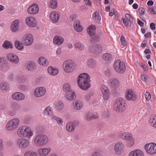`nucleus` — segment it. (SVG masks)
<instances>
[{
  "label": "nucleus",
  "instance_id": "obj_19",
  "mask_svg": "<svg viewBox=\"0 0 156 156\" xmlns=\"http://www.w3.org/2000/svg\"><path fill=\"white\" fill-rule=\"evenodd\" d=\"M51 151V148L48 147L40 148L38 150V153L40 156H46Z\"/></svg>",
  "mask_w": 156,
  "mask_h": 156
},
{
  "label": "nucleus",
  "instance_id": "obj_63",
  "mask_svg": "<svg viewBox=\"0 0 156 156\" xmlns=\"http://www.w3.org/2000/svg\"><path fill=\"white\" fill-rule=\"evenodd\" d=\"M91 116L92 119H96L98 118L99 117L97 113H91Z\"/></svg>",
  "mask_w": 156,
  "mask_h": 156
},
{
  "label": "nucleus",
  "instance_id": "obj_60",
  "mask_svg": "<svg viewBox=\"0 0 156 156\" xmlns=\"http://www.w3.org/2000/svg\"><path fill=\"white\" fill-rule=\"evenodd\" d=\"M90 156H103L98 151H95L93 152Z\"/></svg>",
  "mask_w": 156,
  "mask_h": 156
},
{
  "label": "nucleus",
  "instance_id": "obj_47",
  "mask_svg": "<svg viewBox=\"0 0 156 156\" xmlns=\"http://www.w3.org/2000/svg\"><path fill=\"white\" fill-rule=\"evenodd\" d=\"M92 99V97L91 93L86 94L84 96V99L87 102H90Z\"/></svg>",
  "mask_w": 156,
  "mask_h": 156
},
{
  "label": "nucleus",
  "instance_id": "obj_24",
  "mask_svg": "<svg viewBox=\"0 0 156 156\" xmlns=\"http://www.w3.org/2000/svg\"><path fill=\"white\" fill-rule=\"evenodd\" d=\"M74 30L77 32H80L83 30V28L80 24V21L76 20L74 22L73 24Z\"/></svg>",
  "mask_w": 156,
  "mask_h": 156
},
{
  "label": "nucleus",
  "instance_id": "obj_61",
  "mask_svg": "<svg viewBox=\"0 0 156 156\" xmlns=\"http://www.w3.org/2000/svg\"><path fill=\"white\" fill-rule=\"evenodd\" d=\"M120 41L121 44L122 45L124 46L126 45V42L125 37L122 36L121 37Z\"/></svg>",
  "mask_w": 156,
  "mask_h": 156
},
{
  "label": "nucleus",
  "instance_id": "obj_64",
  "mask_svg": "<svg viewBox=\"0 0 156 156\" xmlns=\"http://www.w3.org/2000/svg\"><path fill=\"white\" fill-rule=\"evenodd\" d=\"M138 11L140 14L144 15L145 11V9L143 8H140L138 9Z\"/></svg>",
  "mask_w": 156,
  "mask_h": 156
},
{
  "label": "nucleus",
  "instance_id": "obj_4",
  "mask_svg": "<svg viewBox=\"0 0 156 156\" xmlns=\"http://www.w3.org/2000/svg\"><path fill=\"white\" fill-rule=\"evenodd\" d=\"M48 136L44 134H39L35 136L34 143L37 146L41 147L47 144L49 142Z\"/></svg>",
  "mask_w": 156,
  "mask_h": 156
},
{
  "label": "nucleus",
  "instance_id": "obj_22",
  "mask_svg": "<svg viewBox=\"0 0 156 156\" xmlns=\"http://www.w3.org/2000/svg\"><path fill=\"white\" fill-rule=\"evenodd\" d=\"M59 16V14L58 12L52 11L50 14V19L53 22L56 23L58 21Z\"/></svg>",
  "mask_w": 156,
  "mask_h": 156
},
{
  "label": "nucleus",
  "instance_id": "obj_49",
  "mask_svg": "<svg viewBox=\"0 0 156 156\" xmlns=\"http://www.w3.org/2000/svg\"><path fill=\"white\" fill-rule=\"evenodd\" d=\"M74 47L80 51L83 50L84 48L83 45L80 43L77 42L75 44Z\"/></svg>",
  "mask_w": 156,
  "mask_h": 156
},
{
  "label": "nucleus",
  "instance_id": "obj_27",
  "mask_svg": "<svg viewBox=\"0 0 156 156\" xmlns=\"http://www.w3.org/2000/svg\"><path fill=\"white\" fill-rule=\"evenodd\" d=\"M65 97L67 100L71 101L76 98V94L74 91L72 90L66 93L65 95Z\"/></svg>",
  "mask_w": 156,
  "mask_h": 156
},
{
  "label": "nucleus",
  "instance_id": "obj_9",
  "mask_svg": "<svg viewBox=\"0 0 156 156\" xmlns=\"http://www.w3.org/2000/svg\"><path fill=\"white\" fill-rule=\"evenodd\" d=\"M114 67L115 71L119 73H123L126 69L125 63L119 60H117L115 62Z\"/></svg>",
  "mask_w": 156,
  "mask_h": 156
},
{
  "label": "nucleus",
  "instance_id": "obj_20",
  "mask_svg": "<svg viewBox=\"0 0 156 156\" xmlns=\"http://www.w3.org/2000/svg\"><path fill=\"white\" fill-rule=\"evenodd\" d=\"M101 90L103 94V97L104 99L107 100L109 96V91L108 87L105 85H102Z\"/></svg>",
  "mask_w": 156,
  "mask_h": 156
},
{
  "label": "nucleus",
  "instance_id": "obj_32",
  "mask_svg": "<svg viewBox=\"0 0 156 156\" xmlns=\"http://www.w3.org/2000/svg\"><path fill=\"white\" fill-rule=\"evenodd\" d=\"M109 83L110 86L113 88L117 87L119 84V81L117 79L114 78L110 80Z\"/></svg>",
  "mask_w": 156,
  "mask_h": 156
},
{
  "label": "nucleus",
  "instance_id": "obj_40",
  "mask_svg": "<svg viewBox=\"0 0 156 156\" xmlns=\"http://www.w3.org/2000/svg\"><path fill=\"white\" fill-rule=\"evenodd\" d=\"M48 5L50 8L55 9L58 6L57 2L56 0H51L49 2Z\"/></svg>",
  "mask_w": 156,
  "mask_h": 156
},
{
  "label": "nucleus",
  "instance_id": "obj_5",
  "mask_svg": "<svg viewBox=\"0 0 156 156\" xmlns=\"http://www.w3.org/2000/svg\"><path fill=\"white\" fill-rule=\"evenodd\" d=\"M76 65L74 62L71 60H67L63 63V69L65 73H71L76 70Z\"/></svg>",
  "mask_w": 156,
  "mask_h": 156
},
{
  "label": "nucleus",
  "instance_id": "obj_43",
  "mask_svg": "<svg viewBox=\"0 0 156 156\" xmlns=\"http://www.w3.org/2000/svg\"><path fill=\"white\" fill-rule=\"evenodd\" d=\"M103 59L106 61H109L112 58V55L108 53H105L102 56Z\"/></svg>",
  "mask_w": 156,
  "mask_h": 156
},
{
  "label": "nucleus",
  "instance_id": "obj_41",
  "mask_svg": "<svg viewBox=\"0 0 156 156\" xmlns=\"http://www.w3.org/2000/svg\"><path fill=\"white\" fill-rule=\"evenodd\" d=\"M53 114L52 108L50 107H46L44 111V114L48 116L51 115Z\"/></svg>",
  "mask_w": 156,
  "mask_h": 156
},
{
  "label": "nucleus",
  "instance_id": "obj_46",
  "mask_svg": "<svg viewBox=\"0 0 156 156\" xmlns=\"http://www.w3.org/2000/svg\"><path fill=\"white\" fill-rule=\"evenodd\" d=\"M24 156H38L37 153L33 151H28L24 154Z\"/></svg>",
  "mask_w": 156,
  "mask_h": 156
},
{
  "label": "nucleus",
  "instance_id": "obj_44",
  "mask_svg": "<svg viewBox=\"0 0 156 156\" xmlns=\"http://www.w3.org/2000/svg\"><path fill=\"white\" fill-rule=\"evenodd\" d=\"M63 91L66 93L72 90H71L70 85L68 83H65L63 85Z\"/></svg>",
  "mask_w": 156,
  "mask_h": 156
},
{
  "label": "nucleus",
  "instance_id": "obj_16",
  "mask_svg": "<svg viewBox=\"0 0 156 156\" xmlns=\"http://www.w3.org/2000/svg\"><path fill=\"white\" fill-rule=\"evenodd\" d=\"M27 11L28 13L31 15H34L37 13L39 11L38 5L36 4H32L27 8Z\"/></svg>",
  "mask_w": 156,
  "mask_h": 156
},
{
  "label": "nucleus",
  "instance_id": "obj_31",
  "mask_svg": "<svg viewBox=\"0 0 156 156\" xmlns=\"http://www.w3.org/2000/svg\"><path fill=\"white\" fill-rule=\"evenodd\" d=\"M25 67L27 70L32 71L35 68V64L33 62L28 61L26 63Z\"/></svg>",
  "mask_w": 156,
  "mask_h": 156
},
{
  "label": "nucleus",
  "instance_id": "obj_36",
  "mask_svg": "<svg viewBox=\"0 0 156 156\" xmlns=\"http://www.w3.org/2000/svg\"><path fill=\"white\" fill-rule=\"evenodd\" d=\"M95 29V27L94 25L90 26L87 30L88 34L91 36L94 35Z\"/></svg>",
  "mask_w": 156,
  "mask_h": 156
},
{
  "label": "nucleus",
  "instance_id": "obj_57",
  "mask_svg": "<svg viewBox=\"0 0 156 156\" xmlns=\"http://www.w3.org/2000/svg\"><path fill=\"white\" fill-rule=\"evenodd\" d=\"M7 79L10 81H13L14 79V75L12 73H10L7 76Z\"/></svg>",
  "mask_w": 156,
  "mask_h": 156
},
{
  "label": "nucleus",
  "instance_id": "obj_23",
  "mask_svg": "<svg viewBox=\"0 0 156 156\" xmlns=\"http://www.w3.org/2000/svg\"><path fill=\"white\" fill-rule=\"evenodd\" d=\"M20 21L18 20H15L12 22L10 29L11 31L15 32L19 30Z\"/></svg>",
  "mask_w": 156,
  "mask_h": 156
},
{
  "label": "nucleus",
  "instance_id": "obj_6",
  "mask_svg": "<svg viewBox=\"0 0 156 156\" xmlns=\"http://www.w3.org/2000/svg\"><path fill=\"white\" fill-rule=\"evenodd\" d=\"M126 105L125 100L119 98L116 99L114 104V109L117 112H122L125 110Z\"/></svg>",
  "mask_w": 156,
  "mask_h": 156
},
{
  "label": "nucleus",
  "instance_id": "obj_18",
  "mask_svg": "<svg viewBox=\"0 0 156 156\" xmlns=\"http://www.w3.org/2000/svg\"><path fill=\"white\" fill-rule=\"evenodd\" d=\"M11 97L13 100L20 101L24 100L25 98V96L24 94L22 93L16 92L12 94Z\"/></svg>",
  "mask_w": 156,
  "mask_h": 156
},
{
  "label": "nucleus",
  "instance_id": "obj_56",
  "mask_svg": "<svg viewBox=\"0 0 156 156\" xmlns=\"http://www.w3.org/2000/svg\"><path fill=\"white\" fill-rule=\"evenodd\" d=\"M125 16L127 20L130 23L133 21V18L129 14L126 13L125 14Z\"/></svg>",
  "mask_w": 156,
  "mask_h": 156
},
{
  "label": "nucleus",
  "instance_id": "obj_58",
  "mask_svg": "<svg viewBox=\"0 0 156 156\" xmlns=\"http://www.w3.org/2000/svg\"><path fill=\"white\" fill-rule=\"evenodd\" d=\"M11 108L15 110H18L20 108V106L17 105L12 104L11 105Z\"/></svg>",
  "mask_w": 156,
  "mask_h": 156
},
{
  "label": "nucleus",
  "instance_id": "obj_33",
  "mask_svg": "<svg viewBox=\"0 0 156 156\" xmlns=\"http://www.w3.org/2000/svg\"><path fill=\"white\" fill-rule=\"evenodd\" d=\"M149 122L151 126L154 128H156V115L150 116Z\"/></svg>",
  "mask_w": 156,
  "mask_h": 156
},
{
  "label": "nucleus",
  "instance_id": "obj_28",
  "mask_svg": "<svg viewBox=\"0 0 156 156\" xmlns=\"http://www.w3.org/2000/svg\"><path fill=\"white\" fill-rule=\"evenodd\" d=\"M73 104L74 109L77 110H80L83 106V103L79 100L73 101Z\"/></svg>",
  "mask_w": 156,
  "mask_h": 156
},
{
  "label": "nucleus",
  "instance_id": "obj_14",
  "mask_svg": "<svg viewBox=\"0 0 156 156\" xmlns=\"http://www.w3.org/2000/svg\"><path fill=\"white\" fill-rule=\"evenodd\" d=\"M46 93V89L44 87H40L36 88L34 94L36 97H40L44 95Z\"/></svg>",
  "mask_w": 156,
  "mask_h": 156
},
{
  "label": "nucleus",
  "instance_id": "obj_1",
  "mask_svg": "<svg viewBox=\"0 0 156 156\" xmlns=\"http://www.w3.org/2000/svg\"><path fill=\"white\" fill-rule=\"evenodd\" d=\"M90 77L87 73H83L79 75L77 80L79 87L82 89L85 90L90 87Z\"/></svg>",
  "mask_w": 156,
  "mask_h": 156
},
{
  "label": "nucleus",
  "instance_id": "obj_21",
  "mask_svg": "<svg viewBox=\"0 0 156 156\" xmlns=\"http://www.w3.org/2000/svg\"><path fill=\"white\" fill-rule=\"evenodd\" d=\"M102 49L101 45L98 44L90 47L89 48V50L90 52L94 54H96L100 52Z\"/></svg>",
  "mask_w": 156,
  "mask_h": 156
},
{
  "label": "nucleus",
  "instance_id": "obj_38",
  "mask_svg": "<svg viewBox=\"0 0 156 156\" xmlns=\"http://www.w3.org/2000/svg\"><path fill=\"white\" fill-rule=\"evenodd\" d=\"M15 45L16 48L19 51H21L23 48V44L19 41L17 40L15 41Z\"/></svg>",
  "mask_w": 156,
  "mask_h": 156
},
{
  "label": "nucleus",
  "instance_id": "obj_12",
  "mask_svg": "<svg viewBox=\"0 0 156 156\" xmlns=\"http://www.w3.org/2000/svg\"><path fill=\"white\" fill-rule=\"evenodd\" d=\"M33 36L30 34H27L24 36L22 41L26 46H30L32 45L34 41Z\"/></svg>",
  "mask_w": 156,
  "mask_h": 156
},
{
  "label": "nucleus",
  "instance_id": "obj_29",
  "mask_svg": "<svg viewBox=\"0 0 156 156\" xmlns=\"http://www.w3.org/2000/svg\"><path fill=\"white\" fill-rule=\"evenodd\" d=\"M48 73L51 75L55 76L58 74L59 70L57 68L50 66L48 68Z\"/></svg>",
  "mask_w": 156,
  "mask_h": 156
},
{
  "label": "nucleus",
  "instance_id": "obj_35",
  "mask_svg": "<svg viewBox=\"0 0 156 156\" xmlns=\"http://www.w3.org/2000/svg\"><path fill=\"white\" fill-rule=\"evenodd\" d=\"M0 89L3 91H7L9 89V84L6 82H3L0 84Z\"/></svg>",
  "mask_w": 156,
  "mask_h": 156
},
{
  "label": "nucleus",
  "instance_id": "obj_11",
  "mask_svg": "<svg viewBox=\"0 0 156 156\" xmlns=\"http://www.w3.org/2000/svg\"><path fill=\"white\" fill-rule=\"evenodd\" d=\"M125 150L124 144L121 142H118L115 143L114 147V150L117 155L122 154Z\"/></svg>",
  "mask_w": 156,
  "mask_h": 156
},
{
  "label": "nucleus",
  "instance_id": "obj_52",
  "mask_svg": "<svg viewBox=\"0 0 156 156\" xmlns=\"http://www.w3.org/2000/svg\"><path fill=\"white\" fill-rule=\"evenodd\" d=\"M99 40V37L97 35H95L94 34V35L92 36L90 39L91 41L93 42H96L98 41Z\"/></svg>",
  "mask_w": 156,
  "mask_h": 156
},
{
  "label": "nucleus",
  "instance_id": "obj_62",
  "mask_svg": "<svg viewBox=\"0 0 156 156\" xmlns=\"http://www.w3.org/2000/svg\"><path fill=\"white\" fill-rule=\"evenodd\" d=\"M141 80L144 81H145L147 79V76L145 74H142L140 76Z\"/></svg>",
  "mask_w": 156,
  "mask_h": 156
},
{
  "label": "nucleus",
  "instance_id": "obj_3",
  "mask_svg": "<svg viewBox=\"0 0 156 156\" xmlns=\"http://www.w3.org/2000/svg\"><path fill=\"white\" fill-rule=\"evenodd\" d=\"M119 136L121 138L128 141L126 144L127 147L131 148L134 145L135 140L131 133L128 132L121 133H119Z\"/></svg>",
  "mask_w": 156,
  "mask_h": 156
},
{
  "label": "nucleus",
  "instance_id": "obj_34",
  "mask_svg": "<svg viewBox=\"0 0 156 156\" xmlns=\"http://www.w3.org/2000/svg\"><path fill=\"white\" fill-rule=\"evenodd\" d=\"M7 62L5 60L4 58L0 57V69H3L5 66H7Z\"/></svg>",
  "mask_w": 156,
  "mask_h": 156
},
{
  "label": "nucleus",
  "instance_id": "obj_8",
  "mask_svg": "<svg viewBox=\"0 0 156 156\" xmlns=\"http://www.w3.org/2000/svg\"><path fill=\"white\" fill-rule=\"evenodd\" d=\"M16 144L18 147L21 149H24L30 146V143L26 139L19 138L16 140Z\"/></svg>",
  "mask_w": 156,
  "mask_h": 156
},
{
  "label": "nucleus",
  "instance_id": "obj_17",
  "mask_svg": "<svg viewBox=\"0 0 156 156\" xmlns=\"http://www.w3.org/2000/svg\"><path fill=\"white\" fill-rule=\"evenodd\" d=\"M7 59L11 62L15 64H18L19 62L18 56L12 53L8 54L6 56Z\"/></svg>",
  "mask_w": 156,
  "mask_h": 156
},
{
  "label": "nucleus",
  "instance_id": "obj_55",
  "mask_svg": "<svg viewBox=\"0 0 156 156\" xmlns=\"http://www.w3.org/2000/svg\"><path fill=\"white\" fill-rule=\"evenodd\" d=\"M148 11L151 13L154 14H156L155 9L154 7H149L148 8Z\"/></svg>",
  "mask_w": 156,
  "mask_h": 156
},
{
  "label": "nucleus",
  "instance_id": "obj_13",
  "mask_svg": "<svg viewBox=\"0 0 156 156\" xmlns=\"http://www.w3.org/2000/svg\"><path fill=\"white\" fill-rule=\"evenodd\" d=\"M25 22L27 26L30 27H35L37 24L36 19L32 16L27 17L25 20Z\"/></svg>",
  "mask_w": 156,
  "mask_h": 156
},
{
  "label": "nucleus",
  "instance_id": "obj_48",
  "mask_svg": "<svg viewBox=\"0 0 156 156\" xmlns=\"http://www.w3.org/2000/svg\"><path fill=\"white\" fill-rule=\"evenodd\" d=\"M52 119L53 120H55L59 125L62 124L63 123V120L60 118L54 115L52 116Z\"/></svg>",
  "mask_w": 156,
  "mask_h": 156
},
{
  "label": "nucleus",
  "instance_id": "obj_42",
  "mask_svg": "<svg viewBox=\"0 0 156 156\" xmlns=\"http://www.w3.org/2000/svg\"><path fill=\"white\" fill-rule=\"evenodd\" d=\"M2 47L5 49L12 48L13 45L11 42L8 41H5L2 44Z\"/></svg>",
  "mask_w": 156,
  "mask_h": 156
},
{
  "label": "nucleus",
  "instance_id": "obj_7",
  "mask_svg": "<svg viewBox=\"0 0 156 156\" xmlns=\"http://www.w3.org/2000/svg\"><path fill=\"white\" fill-rule=\"evenodd\" d=\"M20 121L17 118L12 119L6 123L5 127L9 131H12L16 129L18 126Z\"/></svg>",
  "mask_w": 156,
  "mask_h": 156
},
{
  "label": "nucleus",
  "instance_id": "obj_51",
  "mask_svg": "<svg viewBox=\"0 0 156 156\" xmlns=\"http://www.w3.org/2000/svg\"><path fill=\"white\" fill-rule=\"evenodd\" d=\"M92 17L95 20H99L101 19V17L97 12H95L93 14Z\"/></svg>",
  "mask_w": 156,
  "mask_h": 156
},
{
  "label": "nucleus",
  "instance_id": "obj_39",
  "mask_svg": "<svg viewBox=\"0 0 156 156\" xmlns=\"http://www.w3.org/2000/svg\"><path fill=\"white\" fill-rule=\"evenodd\" d=\"M27 80L26 76L23 75H19L17 76L16 79V81L19 83H22L24 82Z\"/></svg>",
  "mask_w": 156,
  "mask_h": 156
},
{
  "label": "nucleus",
  "instance_id": "obj_10",
  "mask_svg": "<svg viewBox=\"0 0 156 156\" xmlns=\"http://www.w3.org/2000/svg\"><path fill=\"white\" fill-rule=\"evenodd\" d=\"M144 148L146 152L150 155L156 154V144L154 143H150L145 144Z\"/></svg>",
  "mask_w": 156,
  "mask_h": 156
},
{
  "label": "nucleus",
  "instance_id": "obj_2",
  "mask_svg": "<svg viewBox=\"0 0 156 156\" xmlns=\"http://www.w3.org/2000/svg\"><path fill=\"white\" fill-rule=\"evenodd\" d=\"M17 134L19 137L30 139L33 136V132L29 126L23 125L18 128Z\"/></svg>",
  "mask_w": 156,
  "mask_h": 156
},
{
  "label": "nucleus",
  "instance_id": "obj_53",
  "mask_svg": "<svg viewBox=\"0 0 156 156\" xmlns=\"http://www.w3.org/2000/svg\"><path fill=\"white\" fill-rule=\"evenodd\" d=\"M85 117V119L88 121H90L92 120L91 113L89 112L86 113Z\"/></svg>",
  "mask_w": 156,
  "mask_h": 156
},
{
  "label": "nucleus",
  "instance_id": "obj_25",
  "mask_svg": "<svg viewBox=\"0 0 156 156\" xmlns=\"http://www.w3.org/2000/svg\"><path fill=\"white\" fill-rule=\"evenodd\" d=\"M144 154L142 151L140 149H135L130 151L128 156H144Z\"/></svg>",
  "mask_w": 156,
  "mask_h": 156
},
{
  "label": "nucleus",
  "instance_id": "obj_15",
  "mask_svg": "<svg viewBox=\"0 0 156 156\" xmlns=\"http://www.w3.org/2000/svg\"><path fill=\"white\" fill-rule=\"evenodd\" d=\"M125 97L128 100L134 101L136 99V95L132 89H129L126 91Z\"/></svg>",
  "mask_w": 156,
  "mask_h": 156
},
{
  "label": "nucleus",
  "instance_id": "obj_30",
  "mask_svg": "<svg viewBox=\"0 0 156 156\" xmlns=\"http://www.w3.org/2000/svg\"><path fill=\"white\" fill-rule=\"evenodd\" d=\"M66 128L67 131L69 132H73L75 129V123L72 122L67 123L66 124Z\"/></svg>",
  "mask_w": 156,
  "mask_h": 156
},
{
  "label": "nucleus",
  "instance_id": "obj_54",
  "mask_svg": "<svg viewBox=\"0 0 156 156\" xmlns=\"http://www.w3.org/2000/svg\"><path fill=\"white\" fill-rule=\"evenodd\" d=\"M122 21L124 25L125 26H130L131 25V23L128 20H126L125 18H122Z\"/></svg>",
  "mask_w": 156,
  "mask_h": 156
},
{
  "label": "nucleus",
  "instance_id": "obj_50",
  "mask_svg": "<svg viewBox=\"0 0 156 156\" xmlns=\"http://www.w3.org/2000/svg\"><path fill=\"white\" fill-rule=\"evenodd\" d=\"M63 104L62 102L59 101L56 105L55 108L58 110H61L63 109Z\"/></svg>",
  "mask_w": 156,
  "mask_h": 156
},
{
  "label": "nucleus",
  "instance_id": "obj_59",
  "mask_svg": "<svg viewBox=\"0 0 156 156\" xmlns=\"http://www.w3.org/2000/svg\"><path fill=\"white\" fill-rule=\"evenodd\" d=\"M146 99L147 101H149L151 99V95L150 93L147 91H146L145 94Z\"/></svg>",
  "mask_w": 156,
  "mask_h": 156
},
{
  "label": "nucleus",
  "instance_id": "obj_45",
  "mask_svg": "<svg viewBox=\"0 0 156 156\" xmlns=\"http://www.w3.org/2000/svg\"><path fill=\"white\" fill-rule=\"evenodd\" d=\"M38 62L39 64L41 65H45L47 64V61L45 58L43 57H41L39 58Z\"/></svg>",
  "mask_w": 156,
  "mask_h": 156
},
{
  "label": "nucleus",
  "instance_id": "obj_26",
  "mask_svg": "<svg viewBox=\"0 0 156 156\" xmlns=\"http://www.w3.org/2000/svg\"><path fill=\"white\" fill-rule=\"evenodd\" d=\"M64 39L61 36H55L53 39V43L58 45H60L63 43Z\"/></svg>",
  "mask_w": 156,
  "mask_h": 156
},
{
  "label": "nucleus",
  "instance_id": "obj_37",
  "mask_svg": "<svg viewBox=\"0 0 156 156\" xmlns=\"http://www.w3.org/2000/svg\"><path fill=\"white\" fill-rule=\"evenodd\" d=\"M87 64L91 68H93L95 67L96 63L95 60L93 58H90L87 61Z\"/></svg>",
  "mask_w": 156,
  "mask_h": 156
}]
</instances>
